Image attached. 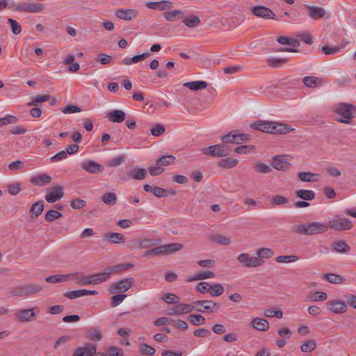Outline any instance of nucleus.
<instances>
[{
  "instance_id": "obj_44",
  "label": "nucleus",
  "mask_w": 356,
  "mask_h": 356,
  "mask_svg": "<svg viewBox=\"0 0 356 356\" xmlns=\"http://www.w3.org/2000/svg\"><path fill=\"white\" fill-rule=\"evenodd\" d=\"M288 62L286 58H270L267 60V63L273 67H280Z\"/></svg>"
},
{
  "instance_id": "obj_20",
  "label": "nucleus",
  "mask_w": 356,
  "mask_h": 356,
  "mask_svg": "<svg viewBox=\"0 0 356 356\" xmlns=\"http://www.w3.org/2000/svg\"><path fill=\"white\" fill-rule=\"evenodd\" d=\"M126 114L122 110H112L106 113V118L111 122L120 123L125 120Z\"/></svg>"
},
{
  "instance_id": "obj_17",
  "label": "nucleus",
  "mask_w": 356,
  "mask_h": 356,
  "mask_svg": "<svg viewBox=\"0 0 356 356\" xmlns=\"http://www.w3.org/2000/svg\"><path fill=\"white\" fill-rule=\"evenodd\" d=\"M115 15L121 19L130 21L137 17L138 12L134 9L118 8L115 10Z\"/></svg>"
},
{
  "instance_id": "obj_49",
  "label": "nucleus",
  "mask_w": 356,
  "mask_h": 356,
  "mask_svg": "<svg viewBox=\"0 0 356 356\" xmlns=\"http://www.w3.org/2000/svg\"><path fill=\"white\" fill-rule=\"evenodd\" d=\"M102 200L106 204L114 205L117 202V196L114 193H106L102 197Z\"/></svg>"
},
{
  "instance_id": "obj_58",
  "label": "nucleus",
  "mask_w": 356,
  "mask_h": 356,
  "mask_svg": "<svg viewBox=\"0 0 356 356\" xmlns=\"http://www.w3.org/2000/svg\"><path fill=\"white\" fill-rule=\"evenodd\" d=\"M254 168L259 173L268 174L272 171V168L269 165L263 163H257Z\"/></svg>"
},
{
  "instance_id": "obj_46",
  "label": "nucleus",
  "mask_w": 356,
  "mask_h": 356,
  "mask_svg": "<svg viewBox=\"0 0 356 356\" xmlns=\"http://www.w3.org/2000/svg\"><path fill=\"white\" fill-rule=\"evenodd\" d=\"M139 352L143 355L152 356L154 355L156 350L146 343H143L139 346Z\"/></svg>"
},
{
  "instance_id": "obj_2",
  "label": "nucleus",
  "mask_w": 356,
  "mask_h": 356,
  "mask_svg": "<svg viewBox=\"0 0 356 356\" xmlns=\"http://www.w3.org/2000/svg\"><path fill=\"white\" fill-rule=\"evenodd\" d=\"M334 113L339 117L336 120L341 123L350 124L351 120L356 115V106L352 104L341 103L336 106Z\"/></svg>"
},
{
  "instance_id": "obj_6",
  "label": "nucleus",
  "mask_w": 356,
  "mask_h": 356,
  "mask_svg": "<svg viewBox=\"0 0 356 356\" xmlns=\"http://www.w3.org/2000/svg\"><path fill=\"white\" fill-rule=\"evenodd\" d=\"M327 226L336 231H347L353 228V224L348 218L335 216L328 221Z\"/></svg>"
},
{
  "instance_id": "obj_56",
  "label": "nucleus",
  "mask_w": 356,
  "mask_h": 356,
  "mask_svg": "<svg viewBox=\"0 0 356 356\" xmlns=\"http://www.w3.org/2000/svg\"><path fill=\"white\" fill-rule=\"evenodd\" d=\"M87 338L91 341H98L102 338V334L99 330L93 329L89 331Z\"/></svg>"
},
{
  "instance_id": "obj_63",
  "label": "nucleus",
  "mask_w": 356,
  "mask_h": 356,
  "mask_svg": "<svg viewBox=\"0 0 356 356\" xmlns=\"http://www.w3.org/2000/svg\"><path fill=\"white\" fill-rule=\"evenodd\" d=\"M250 140V136L245 134L238 133L234 131V143H241L242 142H247Z\"/></svg>"
},
{
  "instance_id": "obj_37",
  "label": "nucleus",
  "mask_w": 356,
  "mask_h": 356,
  "mask_svg": "<svg viewBox=\"0 0 356 356\" xmlns=\"http://www.w3.org/2000/svg\"><path fill=\"white\" fill-rule=\"evenodd\" d=\"M302 181L313 182L318 180V175L310 172H300L298 175Z\"/></svg>"
},
{
  "instance_id": "obj_45",
  "label": "nucleus",
  "mask_w": 356,
  "mask_h": 356,
  "mask_svg": "<svg viewBox=\"0 0 356 356\" xmlns=\"http://www.w3.org/2000/svg\"><path fill=\"white\" fill-rule=\"evenodd\" d=\"M225 291L223 286L220 284L216 283L211 285L209 294L213 297L221 296Z\"/></svg>"
},
{
  "instance_id": "obj_47",
  "label": "nucleus",
  "mask_w": 356,
  "mask_h": 356,
  "mask_svg": "<svg viewBox=\"0 0 356 356\" xmlns=\"http://www.w3.org/2000/svg\"><path fill=\"white\" fill-rule=\"evenodd\" d=\"M10 8L17 12L29 13L27 3H12L10 5Z\"/></svg>"
},
{
  "instance_id": "obj_32",
  "label": "nucleus",
  "mask_w": 356,
  "mask_h": 356,
  "mask_svg": "<svg viewBox=\"0 0 356 356\" xmlns=\"http://www.w3.org/2000/svg\"><path fill=\"white\" fill-rule=\"evenodd\" d=\"M303 83L309 88L317 87L322 84V79L319 77L314 76H305L303 80Z\"/></svg>"
},
{
  "instance_id": "obj_12",
  "label": "nucleus",
  "mask_w": 356,
  "mask_h": 356,
  "mask_svg": "<svg viewBox=\"0 0 356 356\" xmlns=\"http://www.w3.org/2000/svg\"><path fill=\"white\" fill-rule=\"evenodd\" d=\"M328 311L337 314H342L347 312L348 307L345 302L341 300H329L326 302Z\"/></svg>"
},
{
  "instance_id": "obj_50",
  "label": "nucleus",
  "mask_w": 356,
  "mask_h": 356,
  "mask_svg": "<svg viewBox=\"0 0 356 356\" xmlns=\"http://www.w3.org/2000/svg\"><path fill=\"white\" fill-rule=\"evenodd\" d=\"M316 347V343L314 340L306 341L301 346V350L303 353H311Z\"/></svg>"
},
{
  "instance_id": "obj_27",
  "label": "nucleus",
  "mask_w": 356,
  "mask_h": 356,
  "mask_svg": "<svg viewBox=\"0 0 356 356\" xmlns=\"http://www.w3.org/2000/svg\"><path fill=\"white\" fill-rule=\"evenodd\" d=\"M182 22L188 28L193 29L201 24V20L199 17L192 15L187 17L184 16Z\"/></svg>"
},
{
  "instance_id": "obj_25",
  "label": "nucleus",
  "mask_w": 356,
  "mask_h": 356,
  "mask_svg": "<svg viewBox=\"0 0 356 356\" xmlns=\"http://www.w3.org/2000/svg\"><path fill=\"white\" fill-rule=\"evenodd\" d=\"M150 55V53L146 52L139 55L134 56L132 58H124L122 60L121 64L124 65H130L133 63H137L148 58Z\"/></svg>"
},
{
  "instance_id": "obj_23",
  "label": "nucleus",
  "mask_w": 356,
  "mask_h": 356,
  "mask_svg": "<svg viewBox=\"0 0 356 356\" xmlns=\"http://www.w3.org/2000/svg\"><path fill=\"white\" fill-rule=\"evenodd\" d=\"M147 170L143 168H137L133 169L127 174L129 179L143 180L147 176Z\"/></svg>"
},
{
  "instance_id": "obj_22",
  "label": "nucleus",
  "mask_w": 356,
  "mask_h": 356,
  "mask_svg": "<svg viewBox=\"0 0 356 356\" xmlns=\"http://www.w3.org/2000/svg\"><path fill=\"white\" fill-rule=\"evenodd\" d=\"M103 238L112 244L124 243L125 242L124 235L117 232H106L103 235Z\"/></svg>"
},
{
  "instance_id": "obj_16",
  "label": "nucleus",
  "mask_w": 356,
  "mask_h": 356,
  "mask_svg": "<svg viewBox=\"0 0 356 356\" xmlns=\"http://www.w3.org/2000/svg\"><path fill=\"white\" fill-rule=\"evenodd\" d=\"M82 170L91 174H96L101 172L103 170V167L97 162L92 160H87L81 163Z\"/></svg>"
},
{
  "instance_id": "obj_43",
  "label": "nucleus",
  "mask_w": 356,
  "mask_h": 356,
  "mask_svg": "<svg viewBox=\"0 0 356 356\" xmlns=\"http://www.w3.org/2000/svg\"><path fill=\"white\" fill-rule=\"evenodd\" d=\"M277 41L281 44H288L294 48L298 47L300 46L299 41L291 38L280 36L277 38Z\"/></svg>"
},
{
  "instance_id": "obj_30",
  "label": "nucleus",
  "mask_w": 356,
  "mask_h": 356,
  "mask_svg": "<svg viewBox=\"0 0 356 356\" xmlns=\"http://www.w3.org/2000/svg\"><path fill=\"white\" fill-rule=\"evenodd\" d=\"M51 177L47 174H40L38 176L33 177L31 181L32 184L38 186H44L51 182Z\"/></svg>"
},
{
  "instance_id": "obj_34",
  "label": "nucleus",
  "mask_w": 356,
  "mask_h": 356,
  "mask_svg": "<svg viewBox=\"0 0 356 356\" xmlns=\"http://www.w3.org/2000/svg\"><path fill=\"white\" fill-rule=\"evenodd\" d=\"M323 278L332 284H342L346 281V279L343 276L334 273L324 274Z\"/></svg>"
},
{
  "instance_id": "obj_1",
  "label": "nucleus",
  "mask_w": 356,
  "mask_h": 356,
  "mask_svg": "<svg viewBox=\"0 0 356 356\" xmlns=\"http://www.w3.org/2000/svg\"><path fill=\"white\" fill-rule=\"evenodd\" d=\"M251 128L272 134H286L293 130L289 125L276 121H257L251 124Z\"/></svg>"
},
{
  "instance_id": "obj_35",
  "label": "nucleus",
  "mask_w": 356,
  "mask_h": 356,
  "mask_svg": "<svg viewBox=\"0 0 356 356\" xmlns=\"http://www.w3.org/2000/svg\"><path fill=\"white\" fill-rule=\"evenodd\" d=\"M238 159L232 158V157H229L227 159H221L218 162V165L220 168H225V169H229V168H232L236 166L238 164Z\"/></svg>"
},
{
  "instance_id": "obj_51",
  "label": "nucleus",
  "mask_w": 356,
  "mask_h": 356,
  "mask_svg": "<svg viewBox=\"0 0 356 356\" xmlns=\"http://www.w3.org/2000/svg\"><path fill=\"white\" fill-rule=\"evenodd\" d=\"M162 299L168 304H175L180 302V298L174 293H165Z\"/></svg>"
},
{
  "instance_id": "obj_7",
  "label": "nucleus",
  "mask_w": 356,
  "mask_h": 356,
  "mask_svg": "<svg viewBox=\"0 0 356 356\" xmlns=\"http://www.w3.org/2000/svg\"><path fill=\"white\" fill-rule=\"evenodd\" d=\"M39 308L34 307L30 309H21L15 314V319L20 323L32 322L36 319Z\"/></svg>"
},
{
  "instance_id": "obj_24",
  "label": "nucleus",
  "mask_w": 356,
  "mask_h": 356,
  "mask_svg": "<svg viewBox=\"0 0 356 356\" xmlns=\"http://www.w3.org/2000/svg\"><path fill=\"white\" fill-rule=\"evenodd\" d=\"M307 10L309 17L314 20L323 18L325 15V10L321 7L307 6Z\"/></svg>"
},
{
  "instance_id": "obj_52",
  "label": "nucleus",
  "mask_w": 356,
  "mask_h": 356,
  "mask_svg": "<svg viewBox=\"0 0 356 356\" xmlns=\"http://www.w3.org/2000/svg\"><path fill=\"white\" fill-rule=\"evenodd\" d=\"M264 315L268 318L275 317L277 318H281L283 316V312L281 310L273 308L266 309L264 311Z\"/></svg>"
},
{
  "instance_id": "obj_64",
  "label": "nucleus",
  "mask_w": 356,
  "mask_h": 356,
  "mask_svg": "<svg viewBox=\"0 0 356 356\" xmlns=\"http://www.w3.org/2000/svg\"><path fill=\"white\" fill-rule=\"evenodd\" d=\"M84 355L86 356H93L97 352V347L95 344L87 343L84 347Z\"/></svg>"
},
{
  "instance_id": "obj_38",
  "label": "nucleus",
  "mask_w": 356,
  "mask_h": 356,
  "mask_svg": "<svg viewBox=\"0 0 356 356\" xmlns=\"http://www.w3.org/2000/svg\"><path fill=\"white\" fill-rule=\"evenodd\" d=\"M163 247L165 254H170L181 250L183 248V245L179 243H173L163 245Z\"/></svg>"
},
{
  "instance_id": "obj_59",
  "label": "nucleus",
  "mask_w": 356,
  "mask_h": 356,
  "mask_svg": "<svg viewBox=\"0 0 356 356\" xmlns=\"http://www.w3.org/2000/svg\"><path fill=\"white\" fill-rule=\"evenodd\" d=\"M8 192L12 195H17L21 191V184L19 182L12 183L7 186Z\"/></svg>"
},
{
  "instance_id": "obj_54",
  "label": "nucleus",
  "mask_w": 356,
  "mask_h": 356,
  "mask_svg": "<svg viewBox=\"0 0 356 356\" xmlns=\"http://www.w3.org/2000/svg\"><path fill=\"white\" fill-rule=\"evenodd\" d=\"M8 22L10 24L12 32L15 35H18L22 32V26L15 19L8 18Z\"/></svg>"
},
{
  "instance_id": "obj_55",
  "label": "nucleus",
  "mask_w": 356,
  "mask_h": 356,
  "mask_svg": "<svg viewBox=\"0 0 356 356\" xmlns=\"http://www.w3.org/2000/svg\"><path fill=\"white\" fill-rule=\"evenodd\" d=\"M289 203V199L282 195H275L271 200V204L273 206H280Z\"/></svg>"
},
{
  "instance_id": "obj_62",
  "label": "nucleus",
  "mask_w": 356,
  "mask_h": 356,
  "mask_svg": "<svg viewBox=\"0 0 356 356\" xmlns=\"http://www.w3.org/2000/svg\"><path fill=\"white\" fill-rule=\"evenodd\" d=\"M211 285V284H209L208 282H202L197 284V285L195 286V289L198 292L202 294H205L207 293H209Z\"/></svg>"
},
{
  "instance_id": "obj_13",
  "label": "nucleus",
  "mask_w": 356,
  "mask_h": 356,
  "mask_svg": "<svg viewBox=\"0 0 356 356\" xmlns=\"http://www.w3.org/2000/svg\"><path fill=\"white\" fill-rule=\"evenodd\" d=\"M64 192L63 186H55L49 189L45 195V200L49 203H54L63 197Z\"/></svg>"
},
{
  "instance_id": "obj_61",
  "label": "nucleus",
  "mask_w": 356,
  "mask_h": 356,
  "mask_svg": "<svg viewBox=\"0 0 356 356\" xmlns=\"http://www.w3.org/2000/svg\"><path fill=\"white\" fill-rule=\"evenodd\" d=\"M64 296L69 299H75L81 296H84V289H79L65 293Z\"/></svg>"
},
{
  "instance_id": "obj_48",
  "label": "nucleus",
  "mask_w": 356,
  "mask_h": 356,
  "mask_svg": "<svg viewBox=\"0 0 356 356\" xmlns=\"http://www.w3.org/2000/svg\"><path fill=\"white\" fill-rule=\"evenodd\" d=\"M190 322L196 326L204 325L206 322L205 318L200 314H192L189 316Z\"/></svg>"
},
{
  "instance_id": "obj_19",
  "label": "nucleus",
  "mask_w": 356,
  "mask_h": 356,
  "mask_svg": "<svg viewBox=\"0 0 356 356\" xmlns=\"http://www.w3.org/2000/svg\"><path fill=\"white\" fill-rule=\"evenodd\" d=\"M146 6L150 9L168 10L172 8L173 3L169 1H162L159 2L149 1L146 3Z\"/></svg>"
},
{
  "instance_id": "obj_26",
  "label": "nucleus",
  "mask_w": 356,
  "mask_h": 356,
  "mask_svg": "<svg viewBox=\"0 0 356 356\" xmlns=\"http://www.w3.org/2000/svg\"><path fill=\"white\" fill-rule=\"evenodd\" d=\"M163 16L168 22H175L181 19H182L184 13L181 10H174L164 13Z\"/></svg>"
},
{
  "instance_id": "obj_8",
  "label": "nucleus",
  "mask_w": 356,
  "mask_h": 356,
  "mask_svg": "<svg viewBox=\"0 0 356 356\" xmlns=\"http://www.w3.org/2000/svg\"><path fill=\"white\" fill-rule=\"evenodd\" d=\"M193 305L194 310L202 313H217L220 308V304L209 300H196Z\"/></svg>"
},
{
  "instance_id": "obj_36",
  "label": "nucleus",
  "mask_w": 356,
  "mask_h": 356,
  "mask_svg": "<svg viewBox=\"0 0 356 356\" xmlns=\"http://www.w3.org/2000/svg\"><path fill=\"white\" fill-rule=\"evenodd\" d=\"M51 96L49 95H40L37 96H33L31 97V101L27 104V106H38L40 104L45 102L49 100Z\"/></svg>"
},
{
  "instance_id": "obj_4",
  "label": "nucleus",
  "mask_w": 356,
  "mask_h": 356,
  "mask_svg": "<svg viewBox=\"0 0 356 356\" xmlns=\"http://www.w3.org/2000/svg\"><path fill=\"white\" fill-rule=\"evenodd\" d=\"M327 230L328 227L327 225L318 222L302 224L296 227V232L307 235L323 234Z\"/></svg>"
},
{
  "instance_id": "obj_41",
  "label": "nucleus",
  "mask_w": 356,
  "mask_h": 356,
  "mask_svg": "<svg viewBox=\"0 0 356 356\" xmlns=\"http://www.w3.org/2000/svg\"><path fill=\"white\" fill-rule=\"evenodd\" d=\"M334 250L339 253H347L350 252V247L344 241H339L333 244Z\"/></svg>"
},
{
  "instance_id": "obj_60",
  "label": "nucleus",
  "mask_w": 356,
  "mask_h": 356,
  "mask_svg": "<svg viewBox=\"0 0 356 356\" xmlns=\"http://www.w3.org/2000/svg\"><path fill=\"white\" fill-rule=\"evenodd\" d=\"M62 216V214L55 210H49L45 214V220L47 222H52L54 220L58 219Z\"/></svg>"
},
{
  "instance_id": "obj_57",
  "label": "nucleus",
  "mask_w": 356,
  "mask_h": 356,
  "mask_svg": "<svg viewBox=\"0 0 356 356\" xmlns=\"http://www.w3.org/2000/svg\"><path fill=\"white\" fill-rule=\"evenodd\" d=\"M44 6L42 3H28L29 13H38L43 11Z\"/></svg>"
},
{
  "instance_id": "obj_11",
  "label": "nucleus",
  "mask_w": 356,
  "mask_h": 356,
  "mask_svg": "<svg viewBox=\"0 0 356 356\" xmlns=\"http://www.w3.org/2000/svg\"><path fill=\"white\" fill-rule=\"evenodd\" d=\"M237 260L245 268H256L261 266L264 261L257 257H250L248 253L240 254Z\"/></svg>"
},
{
  "instance_id": "obj_18",
  "label": "nucleus",
  "mask_w": 356,
  "mask_h": 356,
  "mask_svg": "<svg viewBox=\"0 0 356 356\" xmlns=\"http://www.w3.org/2000/svg\"><path fill=\"white\" fill-rule=\"evenodd\" d=\"M290 163L285 159V156H274L272 161V166L277 170L285 171L289 168Z\"/></svg>"
},
{
  "instance_id": "obj_14",
  "label": "nucleus",
  "mask_w": 356,
  "mask_h": 356,
  "mask_svg": "<svg viewBox=\"0 0 356 356\" xmlns=\"http://www.w3.org/2000/svg\"><path fill=\"white\" fill-rule=\"evenodd\" d=\"M195 309L191 305L186 303H181L175 305L168 311V314L171 316H179L181 314H186L193 312Z\"/></svg>"
},
{
  "instance_id": "obj_39",
  "label": "nucleus",
  "mask_w": 356,
  "mask_h": 356,
  "mask_svg": "<svg viewBox=\"0 0 356 356\" xmlns=\"http://www.w3.org/2000/svg\"><path fill=\"white\" fill-rule=\"evenodd\" d=\"M211 241L214 243H218L222 245H229L231 241L228 237H226L220 234H216L210 236Z\"/></svg>"
},
{
  "instance_id": "obj_10",
  "label": "nucleus",
  "mask_w": 356,
  "mask_h": 356,
  "mask_svg": "<svg viewBox=\"0 0 356 356\" xmlns=\"http://www.w3.org/2000/svg\"><path fill=\"white\" fill-rule=\"evenodd\" d=\"M134 279L126 278L113 283L109 288V293L111 294L122 293L128 291L134 285Z\"/></svg>"
},
{
  "instance_id": "obj_33",
  "label": "nucleus",
  "mask_w": 356,
  "mask_h": 356,
  "mask_svg": "<svg viewBox=\"0 0 356 356\" xmlns=\"http://www.w3.org/2000/svg\"><path fill=\"white\" fill-rule=\"evenodd\" d=\"M296 197L305 200L306 201H310L314 199L315 193L311 190H298L295 192Z\"/></svg>"
},
{
  "instance_id": "obj_29",
  "label": "nucleus",
  "mask_w": 356,
  "mask_h": 356,
  "mask_svg": "<svg viewBox=\"0 0 356 356\" xmlns=\"http://www.w3.org/2000/svg\"><path fill=\"white\" fill-rule=\"evenodd\" d=\"M183 86L191 90H198L205 89L207 87L208 84L204 81H195L186 82L183 84Z\"/></svg>"
},
{
  "instance_id": "obj_3",
  "label": "nucleus",
  "mask_w": 356,
  "mask_h": 356,
  "mask_svg": "<svg viewBox=\"0 0 356 356\" xmlns=\"http://www.w3.org/2000/svg\"><path fill=\"white\" fill-rule=\"evenodd\" d=\"M76 273L77 275H74V278L76 279V284L79 286L99 284L108 280V273H105L104 271L86 277H83L80 273L76 272Z\"/></svg>"
},
{
  "instance_id": "obj_9",
  "label": "nucleus",
  "mask_w": 356,
  "mask_h": 356,
  "mask_svg": "<svg viewBox=\"0 0 356 356\" xmlns=\"http://www.w3.org/2000/svg\"><path fill=\"white\" fill-rule=\"evenodd\" d=\"M202 152L208 156L223 157L229 154V147L224 144H218L204 147Z\"/></svg>"
},
{
  "instance_id": "obj_40",
  "label": "nucleus",
  "mask_w": 356,
  "mask_h": 356,
  "mask_svg": "<svg viewBox=\"0 0 356 356\" xmlns=\"http://www.w3.org/2000/svg\"><path fill=\"white\" fill-rule=\"evenodd\" d=\"M257 257H258L259 259H269L274 256L275 252L274 251L268 248H264L258 249L256 252Z\"/></svg>"
},
{
  "instance_id": "obj_21",
  "label": "nucleus",
  "mask_w": 356,
  "mask_h": 356,
  "mask_svg": "<svg viewBox=\"0 0 356 356\" xmlns=\"http://www.w3.org/2000/svg\"><path fill=\"white\" fill-rule=\"evenodd\" d=\"M74 275H77L76 273L70 274H62V275H54L48 276L45 278V281L49 283L56 284L58 282H64L74 277Z\"/></svg>"
},
{
  "instance_id": "obj_42",
  "label": "nucleus",
  "mask_w": 356,
  "mask_h": 356,
  "mask_svg": "<svg viewBox=\"0 0 356 356\" xmlns=\"http://www.w3.org/2000/svg\"><path fill=\"white\" fill-rule=\"evenodd\" d=\"M176 160L175 156L173 155H166L161 157L156 161V164L161 168L168 166L171 163H173Z\"/></svg>"
},
{
  "instance_id": "obj_53",
  "label": "nucleus",
  "mask_w": 356,
  "mask_h": 356,
  "mask_svg": "<svg viewBox=\"0 0 356 356\" xmlns=\"http://www.w3.org/2000/svg\"><path fill=\"white\" fill-rule=\"evenodd\" d=\"M310 298L313 302L324 301L327 298V295L325 292L315 291L310 295Z\"/></svg>"
},
{
  "instance_id": "obj_15",
  "label": "nucleus",
  "mask_w": 356,
  "mask_h": 356,
  "mask_svg": "<svg viewBox=\"0 0 356 356\" xmlns=\"http://www.w3.org/2000/svg\"><path fill=\"white\" fill-rule=\"evenodd\" d=\"M251 10L258 17L275 19L274 13L267 7L262 6H254L251 8Z\"/></svg>"
},
{
  "instance_id": "obj_31",
  "label": "nucleus",
  "mask_w": 356,
  "mask_h": 356,
  "mask_svg": "<svg viewBox=\"0 0 356 356\" xmlns=\"http://www.w3.org/2000/svg\"><path fill=\"white\" fill-rule=\"evenodd\" d=\"M44 209V202L42 200L38 201L34 203L30 208L29 213L31 217L38 218Z\"/></svg>"
},
{
  "instance_id": "obj_28",
  "label": "nucleus",
  "mask_w": 356,
  "mask_h": 356,
  "mask_svg": "<svg viewBox=\"0 0 356 356\" xmlns=\"http://www.w3.org/2000/svg\"><path fill=\"white\" fill-rule=\"evenodd\" d=\"M252 324L253 327L259 331H267L270 327L269 323L266 320L259 317L253 318Z\"/></svg>"
},
{
  "instance_id": "obj_5",
  "label": "nucleus",
  "mask_w": 356,
  "mask_h": 356,
  "mask_svg": "<svg viewBox=\"0 0 356 356\" xmlns=\"http://www.w3.org/2000/svg\"><path fill=\"white\" fill-rule=\"evenodd\" d=\"M42 287L37 284H25L17 287H13L10 289L9 293L13 296H29L39 293Z\"/></svg>"
}]
</instances>
